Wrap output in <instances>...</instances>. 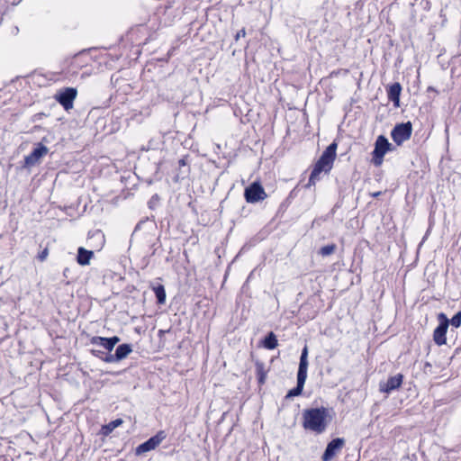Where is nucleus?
I'll return each mask as SVG.
<instances>
[{"label":"nucleus","mask_w":461,"mask_h":461,"mask_svg":"<svg viewBox=\"0 0 461 461\" xmlns=\"http://www.w3.org/2000/svg\"><path fill=\"white\" fill-rule=\"evenodd\" d=\"M327 410L321 408L307 409L303 413V426L305 429L321 434L327 428Z\"/></svg>","instance_id":"1"},{"label":"nucleus","mask_w":461,"mask_h":461,"mask_svg":"<svg viewBox=\"0 0 461 461\" xmlns=\"http://www.w3.org/2000/svg\"><path fill=\"white\" fill-rule=\"evenodd\" d=\"M337 143L332 142L323 151L309 178V185H314L321 172H329L336 158Z\"/></svg>","instance_id":"2"},{"label":"nucleus","mask_w":461,"mask_h":461,"mask_svg":"<svg viewBox=\"0 0 461 461\" xmlns=\"http://www.w3.org/2000/svg\"><path fill=\"white\" fill-rule=\"evenodd\" d=\"M308 348L305 346L300 357V363L297 372V385L295 388L290 390L286 394V398L298 396L302 393L306 378L308 370Z\"/></svg>","instance_id":"3"},{"label":"nucleus","mask_w":461,"mask_h":461,"mask_svg":"<svg viewBox=\"0 0 461 461\" xmlns=\"http://www.w3.org/2000/svg\"><path fill=\"white\" fill-rule=\"evenodd\" d=\"M391 143H389L388 140L380 135L377 137L375 144V149L373 150V162L375 166H380L383 162L384 156L385 153L390 150Z\"/></svg>","instance_id":"4"},{"label":"nucleus","mask_w":461,"mask_h":461,"mask_svg":"<svg viewBox=\"0 0 461 461\" xmlns=\"http://www.w3.org/2000/svg\"><path fill=\"white\" fill-rule=\"evenodd\" d=\"M412 126L410 122L397 124L391 132L393 140L397 145H402L404 141L411 138Z\"/></svg>","instance_id":"5"},{"label":"nucleus","mask_w":461,"mask_h":461,"mask_svg":"<svg viewBox=\"0 0 461 461\" xmlns=\"http://www.w3.org/2000/svg\"><path fill=\"white\" fill-rule=\"evenodd\" d=\"M77 95V91L73 87H66L59 90L55 95V99L59 102L66 111L73 108V103Z\"/></svg>","instance_id":"6"},{"label":"nucleus","mask_w":461,"mask_h":461,"mask_svg":"<svg viewBox=\"0 0 461 461\" xmlns=\"http://www.w3.org/2000/svg\"><path fill=\"white\" fill-rule=\"evenodd\" d=\"M244 196L248 203H254L263 201L267 194L259 183L254 182L245 189Z\"/></svg>","instance_id":"7"},{"label":"nucleus","mask_w":461,"mask_h":461,"mask_svg":"<svg viewBox=\"0 0 461 461\" xmlns=\"http://www.w3.org/2000/svg\"><path fill=\"white\" fill-rule=\"evenodd\" d=\"M439 325L435 329L433 333V339L438 346L446 344V333L449 325V320L444 313L438 314Z\"/></svg>","instance_id":"8"},{"label":"nucleus","mask_w":461,"mask_h":461,"mask_svg":"<svg viewBox=\"0 0 461 461\" xmlns=\"http://www.w3.org/2000/svg\"><path fill=\"white\" fill-rule=\"evenodd\" d=\"M49 149L46 146L39 144L28 156L24 158V167H31L39 164L41 158L47 155Z\"/></svg>","instance_id":"9"},{"label":"nucleus","mask_w":461,"mask_h":461,"mask_svg":"<svg viewBox=\"0 0 461 461\" xmlns=\"http://www.w3.org/2000/svg\"><path fill=\"white\" fill-rule=\"evenodd\" d=\"M166 438L164 431L158 432L155 436L149 438L144 443L138 446L136 449L137 454H142L155 449Z\"/></svg>","instance_id":"10"},{"label":"nucleus","mask_w":461,"mask_h":461,"mask_svg":"<svg viewBox=\"0 0 461 461\" xmlns=\"http://www.w3.org/2000/svg\"><path fill=\"white\" fill-rule=\"evenodd\" d=\"M345 440L340 438L332 439L322 455V461H330L332 457L343 447Z\"/></svg>","instance_id":"11"},{"label":"nucleus","mask_w":461,"mask_h":461,"mask_svg":"<svg viewBox=\"0 0 461 461\" xmlns=\"http://www.w3.org/2000/svg\"><path fill=\"white\" fill-rule=\"evenodd\" d=\"M402 375L398 374L394 376H391L385 382H380L379 390L385 393H390L392 391L398 389L402 383Z\"/></svg>","instance_id":"12"},{"label":"nucleus","mask_w":461,"mask_h":461,"mask_svg":"<svg viewBox=\"0 0 461 461\" xmlns=\"http://www.w3.org/2000/svg\"><path fill=\"white\" fill-rule=\"evenodd\" d=\"M120 341V338L117 336L112 338H104L99 336L92 337L90 343L93 345L102 346L108 351H112L114 346Z\"/></svg>","instance_id":"13"},{"label":"nucleus","mask_w":461,"mask_h":461,"mask_svg":"<svg viewBox=\"0 0 461 461\" xmlns=\"http://www.w3.org/2000/svg\"><path fill=\"white\" fill-rule=\"evenodd\" d=\"M402 92V86L400 83H393L387 89V96L390 101L393 103L394 107L400 106V95Z\"/></svg>","instance_id":"14"},{"label":"nucleus","mask_w":461,"mask_h":461,"mask_svg":"<svg viewBox=\"0 0 461 461\" xmlns=\"http://www.w3.org/2000/svg\"><path fill=\"white\" fill-rule=\"evenodd\" d=\"M94 256L93 251L87 250L80 247L77 250V261L81 266H87L90 263V259Z\"/></svg>","instance_id":"15"},{"label":"nucleus","mask_w":461,"mask_h":461,"mask_svg":"<svg viewBox=\"0 0 461 461\" xmlns=\"http://www.w3.org/2000/svg\"><path fill=\"white\" fill-rule=\"evenodd\" d=\"M132 351L131 345L129 344H122L117 347L115 350V358H118L119 361L125 358Z\"/></svg>","instance_id":"16"},{"label":"nucleus","mask_w":461,"mask_h":461,"mask_svg":"<svg viewBox=\"0 0 461 461\" xmlns=\"http://www.w3.org/2000/svg\"><path fill=\"white\" fill-rule=\"evenodd\" d=\"M123 423V420L122 419H116L114 420H112L106 425H104L102 427V433L105 436L109 435L114 429L118 428Z\"/></svg>","instance_id":"17"},{"label":"nucleus","mask_w":461,"mask_h":461,"mask_svg":"<svg viewBox=\"0 0 461 461\" xmlns=\"http://www.w3.org/2000/svg\"><path fill=\"white\" fill-rule=\"evenodd\" d=\"M256 372L258 379V383L263 384L267 378V370L265 369V365L262 362L258 361L256 363Z\"/></svg>","instance_id":"18"},{"label":"nucleus","mask_w":461,"mask_h":461,"mask_svg":"<svg viewBox=\"0 0 461 461\" xmlns=\"http://www.w3.org/2000/svg\"><path fill=\"white\" fill-rule=\"evenodd\" d=\"M263 345L267 349H274L277 347V339L273 332H270L264 339Z\"/></svg>","instance_id":"19"},{"label":"nucleus","mask_w":461,"mask_h":461,"mask_svg":"<svg viewBox=\"0 0 461 461\" xmlns=\"http://www.w3.org/2000/svg\"><path fill=\"white\" fill-rule=\"evenodd\" d=\"M158 303L163 304L166 302V291L162 285H159L153 288Z\"/></svg>","instance_id":"20"},{"label":"nucleus","mask_w":461,"mask_h":461,"mask_svg":"<svg viewBox=\"0 0 461 461\" xmlns=\"http://www.w3.org/2000/svg\"><path fill=\"white\" fill-rule=\"evenodd\" d=\"M335 250H336V245L335 244H330V245H327V246L322 247L320 249V254L321 256H323V257H327V256H330L332 253H334Z\"/></svg>","instance_id":"21"},{"label":"nucleus","mask_w":461,"mask_h":461,"mask_svg":"<svg viewBox=\"0 0 461 461\" xmlns=\"http://www.w3.org/2000/svg\"><path fill=\"white\" fill-rule=\"evenodd\" d=\"M449 323L455 327L458 328L461 325V312H456L452 319L449 321Z\"/></svg>","instance_id":"22"},{"label":"nucleus","mask_w":461,"mask_h":461,"mask_svg":"<svg viewBox=\"0 0 461 461\" xmlns=\"http://www.w3.org/2000/svg\"><path fill=\"white\" fill-rule=\"evenodd\" d=\"M49 255V249L46 248L38 255V258L40 261H44Z\"/></svg>","instance_id":"23"},{"label":"nucleus","mask_w":461,"mask_h":461,"mask_svg":"<svg viewBox=\"0 0 461 461\" xmlns=\"http://www.w3.org/2000/svg\"><path fill=\"white\" fill-rule=\"evenodd\" d=\"M104 360L107 363L118 362V358H115V354H110L106 356Z\"/></svg>","instance_id":"24"},{"label":"nucleus","mask_w":461,"mask_h":461,"mask_svg":"<svg viewBox=\"0 0 461 461\" xmlns=\"http://www.w3.org/2000/svg\"><path fill=\"white\" fill-rule=\"evenodd\" d=\"M245 36H246V31H245V29H241L240 31H239L237 32L235 39H236V41H238L240 38L245 37Z\"/></svg>","instance_id":"25"},{"label":"nucleus","mask_w":461,"mask_h":461,"mask_svg":"<svg viewBox=\"0 0 461 461\" xmlns=\"http://www.w3.org/2000/svg\"><path fill=\"white\" fill-rule=\"evenodd\" d=\"M92 354L95 357H101V355L103 354L102 351L100 350H95V349H92L91 350Z\"/></svg>","instance_id":"26"},{"label":"nucleus","mask_w":461,"mask_h":461,"mask_svg":"<svg viewBox=\"0 0 461 461\" xmlns=\"http://www.w3.org/2000/svg\"><path fill=\"white\" fill-rule=\"evenodd\" d=\"M21 0H4L6 4L17 5Z\"/></svg>","instance_id":"27"},{"label":"nucleus","mask_w":461,"mask_h":461,"mask_svg":"<svg viewBox=\"0 0 461 461\" xmlns=\"http://www.w3.org/2000/svg\"><path fill=\"white\" fill-rule=\"evenodd\" d=\"M178 164H179V167H185L186 166V160L185 158H181L179 161H178Z\"/></svg>","instance_id":"28"},{"label":"nucleus","mask_w":461,"mask_h":461,"mask_svg":"<svg viewBox=\"0 0 461 461\" xmlns=\"http://www.w3.org/2000/svg\"><path fill=\"white\" fill-rule=\"evenodd\" d=\"M96 235L101 238L102 241H104V235L101 232L98 231Z\"/></svg>","instance_id":"29"},{"label":"nucleus","mask_w":461,"mask_h":461,"mask_svg":"<svg viewBox=\"0 0 461 461\" xmlns=\"http://www.w3.org/2000/svg\"><path fill=\"white\" fill-rule=\"evenodd\" d=\"M379 194H380V193H376V194H375L374 195H375V196H378Z\"/></svg>","instance_id":"30"}]
</instances>
